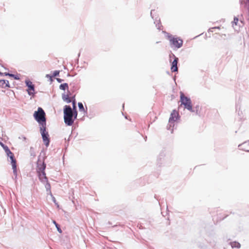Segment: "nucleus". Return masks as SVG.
I'll list each match as a JSON object with an SVG mask.
<instances>
[{"label":"nucleus","mask_w":249,"mask_h":249,"mask_svg":"<svg viewBox=\"0 0 249 249\" xmlns=\"http://www.w3.org/2000/svg\"><path fill=\"white\" fill-rule=\"evenodd\" d=\"M59 71H55L53 73V74L52 75L53 77H55V76H57L59 75Z\"/></svg>","instance_id":"obj_25"},{"label":"nucleus","mask_w":249,"mask_h":249,"mask_svg":"<svg viewBox=\"0 0 249 249\" xmlns=\"http://www.w3.org/2000/svg\"><path fill=\"white\" fill-rule=\"evenodd\" d=\"M52 196V199H53V201L54 202V203L57 205V206H58L57 203L56 202V200H55V198L54 196H53L52 194H51Z\"/></svg>","instance_id":"obj_28"},{"label":"nucleus","mask_w":249,"mask_h":249,"mask_svg":"<svg viewBox=\"0 0 249 249\" xmlns=\"http://www.w3.org/2000/svg\"><path fill=\"white\" fill-rule=\"evenodd\" d=\"M53 223L55 226V227L56 228L58 232L61 233L62 232V231L61 230L60 226L56 223V222L55 220H53Z\"/></svg>","instance_id":"obj_18"},{"label":"nucleus","mask_w":249,"mask_h":249,"mask_svg":"<svg viewBox=\"0 0 249 249\" xmlns=\"http://www.w3.org/2000/svg\"><path fill=\"white\" fill-rule=\"evenodd\" d=\"M56 80L58 83H61L63 81V79L60 78H56Z\"/></svg>","instance_id":"obj_29"},{"label":"nucleus","mask_w":249,"mask_h":249,"mask_svg":"<svg viewBox=\"0 0 249 249\" xmlns=\"http://www.w3.org/2000/svg\"><path fill=\"white\" fill-rule=\"evenodd\" d=\"M154 23L156 24V26L157 27V29L159 30H160L162 25L160 24V19H157V18L155 19Z\"/></svg>","instance_id":"obj_14"},{"label":"nucleus","mask_w":249,"mask_h":249,"mask_svg":"<svg viewBox=\"0 0 249 249\" xmlns=\"http://www.w3.org/2000/svg\"><path fill=\"white\" fill-rule=\"evenodd\" d=\"M155 12V10H152L151 11L150 15H151V17H152V18H154V17H153V12Z\"/></svg>","instance_id":"obj_30"},{"label":"nucleus","mask_w":249,"mask_h":249,"mask_svg":"<svg viewBox=\"0 0 249 249\" xmlns=\"http://www.w3.org/2000/svg\"><path fill=\"white\" fill-rule=\"evenodd\" d=\"M163 33L166 35V36L169 39L170 43V46L172 47H175L177 49H178L182 46L183 42L181 39L178 37H175L165 31H163Z\"/></svg>","instance_id":"obj_3"},{"label":"nucleus","mask_w":249,"mask_h":249,"mask_svg":"<svg viewBox=\"0 0 249 249\" xmlns=\"http://www.w3.org/2000/svg\"><path fill=\"white\" fill-rule=\"evenodd\" d=\"M62 99L67 102V103H70L71 102V99L69 97L68 95H66L65 94H63L62 96Z\"/></svg>","instance_id":"obj_13"},{"label":"nucleus","mask_w":249,"mask_h":249,"mask_svg":"<svg viewBox=\"0 0 249 249\" xmlns=\"http://www.w3.org/2000/svg\"><path fill=\"white\" fill-rule=\"evenodd\" d=\"M208 32H213V30H209V29Z\"/></svg>","instance_id":"obj_39"},{"label":"nucleus","mask_w":249,"mask_h":249,"mask_svg":"<svg viewBox=\"0 0 249 249\" xmlns=\"http://www.w3.org/2000/svg\"><path fill=\"white\" fill-rule=\"evenodd\" d=\"M173 55L174 56V59L172 63V66L171 68V71L172 72L178 71V68L177 66V64L178 61V58L175 56L174 54H173Z\"/></svg>","instance_id":"obj_10"},{"label":"nucleus","mask_w":249,"mask_h":249,"mask_svg":"<svg viewBox=\"0 0 249 249\" xmlns=\"http://www.w3.org/2000/svg\"><path fill=\"white\" fill-rule=\"evenodd\" d=\"M9 76L13 77L16 80L19 79V77L18 75H15V74L11 73V74L9 75Z\"/></svg>","instance_id":"obj_22"},{"label":"nucleus","mask_w":249,"mask_h":249,"mask_svg":"<svg viewBox=\"0 0 249 249\" xmlns=\"http://www.w3.org/2000/svg\"><path fill=\"white\" fill-rule=\"evenodd\" d=\"M5 88H10V85L8 80H5V84H4Z\"/></svg>","instance_id":"obj_26"},{"label":"nucleus","mask_w":249,"mask_h":249,"mask_svg":"<svg viewBox=\"0 0 249 249\" xmlns=\"http://www.w3.org/2000/svg\"><path fill=\"white\" fill-rule=\"evenodd\" d=\"M238 21V18L236 17H234L233 21H232V26H233L234 24L237 25Z\"/></svg>","instance_id":"obj_23"},{"label":"nucleus","mask_w":249,"mask_h":249,"mask_svg":"<svg viewBox=\"0 0 249 249\" xmlns=\"http://www.w3.org/2000/svg\"><path fill=\"white\" fill-rule=\"evenodd\" d=\"M69 88L68 84L67 83L62 84L59 86V89L61 90H65Z\"/></svg>","instance_id":"obj_17"},{"label":"nucleus","mask_w":249,"mask_h":249,"mask_svg":"<svg viewBox=\"0 0 249 249\" xmlns=\"http://www.w3.org/2000/svg\"><path fill=\"white\" fill-rule=\"evenodd\" d=\"M46 77H47V78H50L51 79L53 77L52 75H51L50 74H47L46 75Z\"/></svg>","instance_id":"obj_33"},{"label":"nucleus","mask_w":249,"mask_h":249,"mask_svg":"<svg viewBox=\"0 0 249 249\" xmlns=\"http://www.w3.org/2000/svg\"><path fill=\"white\" fill-rule=\"evenodd\" d=\"M195 108H196V109H198H198H199V106H196V107H195Z\"/></svg>","instance_id":"obj_37"},{"label":"nucleus","mask_w":249,"mask_h":249,"mask_svg":"<svg viewBox=\"0 0 249 249\" xmlns=\"http://www.w3.org/2000/svg\"><path fill=\"white\" fill-rule=\"evenodd\" d=\"M46 184L45 185L46 189L47 191H50L51 192V185L48 182V181L47 180V182H45ZM51 194V193H50Z\"/></svg>","instance_id":"obj_19"},{"label":"nucleus","mask_w":249,"mask_h":249,"mask_svg":"<svg viewBox=\"0 0 249 249\" xmlns=\"http://www.w3.org/2000/svg\"><path fill=\"white\" fill-rule=\"evenodd\" d=\"M220 29V27H213V28H210V29H209V30H213V29Z\"/></svg>","instance_id":"obj_32"},{"label":"nucleus","mask_w":249,"mask_h":249,"mask_svg":"<svg viewBox=\"0 0 249 249\" xmlns=\"http://www.w3.org/2000/svg\"><path fill=\"white\" fill-rule=\"evenodd\" d=\"M76 118H74V111L70 106L66 105L64 107V120L66 124L71 125Z\"/></svg>","instance_id":"obj_1"},{"label":"nucleus","mask_w":249,"mask_h":249,"mask_svg":"<svg viewBox=\"0 0 249 249\" xmlns=\"http://www.w3.org/2000/svg\"><path fill=\"white\" fill-rule=\"evenodd\" d=\"M245 143V142L244 143H243L242 144H240L238 145V147L240 149H241V150H244V151H247V152H249V150H246L245 149H244L243 148H242V146Z\"/></svg>","instance_id":"obj_24"},{"label":"nucleus","mask_w":249,"mask_h":249,"mask_svg":"<svg viewBox=\"0 0 249 249\" xmlns=\"http://www.w3.org/2000/svg\"><path fill=\"white\" fill-rule=\"evenodd\" d=\"M26 85L28 87V89L27 90L28 93L29 95H34L35 93V86L30 80L25 81Z\"/></svg>","instance_id":"obj_7"},{"label":"nucleus","mask_w":249,"mask_h":249,"mask_svg":"<svg viewBox=\"0 0 249 249\" xmlns=\"http://www.w3.org/2000/svg\"><path fill=\"white\" fill-rule=\"evenodd\" d=\"M247 1L248 2V10L249 12V0H247ZM240 2L241 4H243L244 2V1L243 0H240Z\"/></svg>","instance_id":"obj_27"},{"label":"nucleus","mask_w":249,"mask_h":249,"mask_svg":"<svg viewBox=\"0 0 249 249\" xmlns=\"http://www.w3.org/2000/svg\"><path fill=\"white\" fill-rule=\"evenodd\" d=\"M178 117V112L174 110L170 115V117L169 119V123L167 126V129L171 130L172 133L173 132V127L174 126V122L177 120Z\"/></svg>","instance_id":"obj_5"},{"label":"nucleus","mask_w":249,"mask_h":249,"mask_svg":"<svg viewBox=\"0 0 249 249\" xmlns=\"http://www.w3.org/2000/svg\"><path fill=\"white\" fill-rule=\"evenodd\" d=\"M74 98H75L74 96L72 97V99H73L72 101V106H73V108L72 109L74 111V118H77V112L76 111V106H75L76 101H75Z\"/></svg>","instance_id":"obj_12"},{"label":"nucleus","mask_w":249,"mask_h":249,"mask_svg":"<svg viewBox=\"0 0 249 249\" xmlns=\"http://www.w3.org/2000/svg\"><path fill=\"white\" fill-rule=\"evenodd\" d=\"M39 179L41 182L43 183H45V182H47L48 180V178L46 176V173L45 171L40 172L38 173Z\"/></svg>","instance_id":"obj_11"},{"label":"nucleus","mask_w":249,"mask_h":249,"mask_svg":"<svg viewBox=\"0 0 249 249\" xmlns=\"http://www.w3.org/2000/svg\"><path fill=\"white\" fill-rule=\"evenodd\" d=\"M2 147L3 148V149L5 151V152L6 153V154H10V150L9 149V148H8V147L7 146V145H5V144L2 146Z\"/></svg>","instance_id":"obj_20"},{"label":"nucleus","mask_w":249,"mask_h":249,"mask_svg":"<svg viewBox=\"0 0 249 249\" xmlns=\"http://www.w3.org/2000/svg\"><path fill=\"white\" fill-rule=\"evenodd\" d=\"M33 116L40 126L46 125V114L41 107H38L37 110L34 112Z\"/></svg>","instance_id":"obj_2"},{"label":"nucleus","mask_w":249,"mask_h":249,"mask_svg":"<svg viewBox=\"0 0 249 249\" xmlns=\"http://www.w3.org/2000/svg\"><path fill=\"white\" fill-rule=\"evenodd\" d=\"M230 244H231V245L232 248H235L239 249L241 247L240 244L237 242H235V241L232 242H231Z\"/></svg>","instance_id":"obj_15"},{"label":"nucleus","mask_w":249,"mask_h":249,"mask_svg":"<svg viewBox=\"0 0 249 249\" xmlns=\"http://www.w3.org/2000/svg\"><path fill=\"white\" fill-rule=\"evenodd\" d=\"M194 110H195V112H196V114H198V109H194Z\"/></svg>","instance_id":"obj_35"},{"label":"nucleus","mask_w":249,"mask_h":249,"mask_svg":"<svg viewBox=\"0 0 249 249\" xmlns=\"http://www.w3.org/2000/svg\"><path fill=\"white\" fill-rule=\"evenodd\" d=\"M10 74H11V73H7V72L4 73V75H6V76H7V75L9 76V75H10Z\"/></svg>","instance_id":"obj_34"},{"label":"nucleus","mask_w":249,"mask_h":249,"mask_svg":"<svg viewBox=\"0 0 249 249\" xmlns=\"http://www.w3.org/2000/svg\"><path fill=\"white\" fill-rule=\"evenodd\" d=\"M9 158L11 160V162L12 166V169L13 170L14 175L15 176V177L16 178L17 176L16 160L15 159L14 155L11 156V157Z\"/></svg>","instance_id":"obj_8"},{"label":"nucleus","mask_w":249,"mask_h":249,"mask_svg":"<svg viewBox=\"0 0 249 249\" xmlns=\"http://www.w3.org/2000/svg\"><path fill=\"white\" fill-rule=\"evenodd\" d=\"M10 154L8 153L6 154L8 157H11V156L14 155V154L11 151H10Z\"/></svg>","instance_id":"obj_31"},{"label":"nucleus","mask_w":249,"mask_h":249,"mask_svg":"<svg viewBox=\"0 0 249 249\" xmlns=\"http://www.w3.org/2000/svg\"><path fill=\"white\" fill-rule=\"evenodd\" d=\"M78 106L80 111L84 112V113H87V110L86 111L85 110L83 105L81 102H79L78 103Z\"/></svg>","instance_id":"obj_16"},{"label":"nucleus","mask_w":249,"mask_h":249,"mask_svg":"<svg viewBox=\"0 0 249 249\" xmlns=\"http://www.w3.org/2000/svg\"><path fill=\"white\" fill-rule=\"evenodd\" d=\"M0 75H1V76H2V75H4V73H2V72H0Z\"/></svg>","instance_id":"obj_38"},{"label":"nucleus","mask_w":249,"mask_h":249,"mask_svg":"<svg viewBox=\"0 0 249 249\" xmlns=\"http://www.w3.org/2000/svg\"><path fill=\"white\" fill-rule=\"evenodd\" d=\"M4 145V143H3L2 142H1L0 141V145H1V147H2V146H3Z\"/></svg>","instance_id":"obj_36"},{"label":"nucleus","mask_w":249,"mask_h":249,"mask_svg":"<svg viewBox=\"0 0 249 249\" xmlns=\"http://www.w3.org/2000/svg\"><path fill=\"white\" fill-rule=\"evenodd\" d=\"M46 168V164L44 161L41 162L39 160H38L37 162V172L39 173L40 172L45 171Z\"/></svg>","instance_id":"obj_9"},{"label":"nucleus","mask_w":249,"mask_h":249,"mask_svg":"<svg viewBox=\"0 0 249 249\" xmlns=\"http://www.w3.org/2000/svg\"><path fill=\"white\" fill-rule=\"evenodd\" d=\"M39 129L44 144L46 147H48L49 145L50 141L48 132L46 130V125L40 126Z\"/></svg>","instance_id":"obj_6"},{"label":"nucleus","mask_w":249,"mask_h":249,"mask_svg":"<svg viewBox=\"0 0 249 249\" xmlns=\"http://www.w3.org/2000/svg\"><path fill=\"white\" fill-rule=\"evenodd\" d=\"M180 102L181 105H184V107L190 111L193 112H195V110L192 108V101L191 99L184 95L183 92H180Z\"/></svg>","instance_id":"obj_4"},{"label":"nucleus","mask_w":249,"mask_h":249,"mask_svg":"<svg viewBox=\"0 0 249 249\" xmlns=\"http://www.w3.org/2000/svg\"><path fill=\"white\" fill-rule=\"evenodd\" d=\"M5 84V80H0V87L5 88L4 84Z\"/></svg>","instance_id":"obj_21"}]
</instances>
